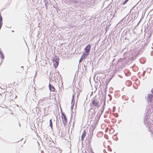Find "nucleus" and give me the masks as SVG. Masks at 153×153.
<instances>
[{
    "instance_id": "f257e3e1",
    "label": "nucleus",
    "mask_w": 153,
    "mask_h": 153,
    "mask_svg": "<svg viewBox=\"0 0 153 153\" xmlns=\"http://www.w3.org/2000/svg\"><path fill=\"white\" fill-rule=\"evenodd\" d=\"M99 102L97 99L93 98L91 100L90 106L91 107H95L98 108L99 106Z\"/></svg>"
},
{
    "instance_id": "f03ea898",
    "label": "nucleus",
    "mask_w": 153,
    "mask_h": 153,
    "mask_svg": "<svg viewBox=\"0 0 153 153\" xmlns=\"http://www.w3.org/2000/svg\"><path fill=\"white\" fill-rule=\"evenodd\" d=\"M61 118L64 126H66L67 123V119L65 114L63 113H62Z\"/></svg>"
},
{
    "instance_id": "7ed1b4c3",
    "label": "nucleus",
    "mask_w": 153,
    "mask_h": 153,
    "mask_svg": "<svg viewBox=\"0 0 153 153\" xmlns=\"http://www.w3.org/2000/svg\"><path fill=\"white\" fill-rule=\"evenodd\" d=\"M91 48V46L90 45H88L87 46L84 48V50L86 53H89L90 52Z\"/></svg>"
},
{
    "instance_id": "20e7f679",
    "label": "nucleus",
    "mask_w": 153,
    "mask_h": 153,
    "mask_svg": "<svg viewBox=\"0 0 153 153\" xmlns=\"http://www.w3.org/2000/svg\"><path fill=\"white\" fill-rule=\"evenodd\" d=\"M53 62L55 68H56L58 65L59 60L58 59L53 60Z\"/></svg>"
},
{
    "instance_id": "39448f33",
    "label": "nucleus",
    "mask_w": 153,
    "mask_h": 153,
    "mask_svg": "<svg viewBox=\"0 0 153 153\" xmlns=\"http://www.w3.org/2000/svg\"><path fill=\"white\" fill-rule=\"evenodd\" d=\"M49 87L50 90L54 92L55 91V88L53 86L51 85L50 84L49 85Z\"/></svg>"
},
{
    "instance_id": "423d86ee",
    "label": "nucleus",
    "mask_w": 153,
    "mask_h": 153,
    "mask_svg": "<svg viewBox=\"0 0 153 153\" xmlns=\"http://www.w3.org/2000/svg\"><path fill=\"white\" fill-rule=\"evenodd\" d=\"M95 112H92L91 114L89 115V116L91 119H92L95 116Z\"/></svg>"
},
{
    "instance_id": "0eeeda50",
    "label": "nucleus",
    "mask_w": 153,
    "mask_h": 153,
    "mask_svg": "<svg viewBox=\"0 0 153 153\" xmlns=\"http://www.w3.org/2000/svg\"><path fill=\"white\" fill-rule=\"evenodd\" d=\"M86 133L85 132V131L84 130V131L83 132L82 134V140H83L84 138L85 137V136L86 135Z\"/></svg>"
},
{
    "instance_id": "6e6552de",
    "label": "nucleus",
    "mask_w": 153,
    "mask_h": 153,
    "mask_svg": "<svg viewBox=\"0 0 153 153\" xmlns=\"http://www.w3.org/2000/svg\"><path fill=\"white\" fill-rule=\"evenodd\" d=\"M89 53H83L82 55V57L84 58H86V57L89 55Z\"/></svg>"
},
{
    "instance_id": "1a4fd4ad",
    "label": "nucleus",
    "mask_w": 153,
    "mask_h": 153,
    "mask_svg": "<svg viewBox=\"0 0 153 153\" xmlns=\"http://www.w3.org/2000/svg\"><path fill=\"white\" fill-rule=\"evenodd\" d=\"M49 122H50V126L51 127V128H52L53 125H52V120H51V119L49 121Z\"/></svg>"
},
{
    "instance_id": "9d476101",
    "label": "nucleus",
    "mask_w": 153,
    "mask_h": 153,
    "mask_svg": "<svg viewBox=\"0 0 153 153\" xmlns=\"http://www.w3.org/2000/svg\"><path fill=\"white\" fill-rule=\"evenodd\" d=\"M71 1L73 3H77L78 2V0H71Z\"/></svg>"
},
{
    "instance_id": "9b49d317",
    "label": "nucleus",
    "mask_w": 153,
    "mask_h": 153,
    "mask_svg": "<svg viewBox=\"0 0 153 153\" xmlns=\"http://www.w3.org/2000/svg\"><path fill=\"white\" fill-rule=\"evenodd\" d=\"M1 55H0V57L1 58V59H4V56L1 53V52L0 53Z\"/></svg>"
},
{
    "instance_id": "f8f14e48",
    "label": "nucleus",
    "mask_w": 153,
    "mask_h": 153,
    "mask_svg": "<svg viewBox=\"0 0 153 153\" xmlns=\"http://www.w3.org/2000/svg\"><path fill=\"white\" fill-rule=\"evenodd\" d=\"M2 22V18L0 15V22Z\"/></svg>"
},
{
    "instance_id": "ddd939ff",
    "label": "nucleus",
    "mask_w": 153,
    "mask_h": 153,
    "mask_svg": "<svg viewBox=\"0 0 153 153\" xmlns=\"http://www.w3.org/2000/svg\"><path fill=\"white\" fill-rule=\"evenodd\" d=\"M127 1H128L127 0H126L125 1H124L123 2V3L122 4H126L127 2Z\"/></svg>"
},
{
    "instance_id": "4468645a",
    "label": "nucleus",
    "mask_w": 153,
    "mask_h": 153,
    "mask_svg": "<svg viewBox=\"0 0 153 153\" xmlns=\"http://www.w3.org/2000/svg\"><path fill=\"white\" fill-rule=\"evenodd\" d=\"M44 2L45 3V6H46V0H45L44 1Z\"/></svg>"
},
{
    "instance_id": "2eb2a0df",
    "label": "nucleus",
    "mask_w": 153,
    "mask_h": 153,
    "mask_svg": "<svg viewBox=\"0 0 153 153\" xmlns=\"http://www.w3.org/2000/svg\"><path fill=\"white\" fill-rule=\"evenodd\" d=\"M127 82H129L130 83H131V82L130 81H128L127 82H126V83Z\"/></svg>"
},
{
    "instance_id": "dca6fc26",
    "label": "nucleus",
    "mask_w": 153,
    "mask_h": 153,
    "mask_svg": "<svg viewBox=\"0 0 153 153\" xmlns=\"http://www.w3.org/2000/svg\"><path fill=\"white\" fill-rule=\"evenodd\" d=\"M82 60V59L81 58L80 59V62L81 61V60Z\"/></svg>"
},
{
    "instance_id": "f3484780",
    "label": "nucleus",
    "mask_w": 153,
    "mask_h": 153,
    "mask_svg": "<svg viewBox=\"0 0 153 153\" xmlns=\"http://www.w3.org/2000/svg\"><path fill=\"white\" fill-rule=\"evenodd\" d=\"M91 153H94L93 151L91 152Z\"/></svg>"
},
{
    "instance_id": "a211bd4d",
    "label": "nucleus",
    "mask_w": 153,
    "mask_h": 153,
    "mask_svg": "<svg viewBox=\"0 0 153 153\" xmlns=\"http://www.w3.org/2000/svg\"><path fill=\"white\" fill-rule=\"evenodd\" d=\"M16 85H18V83L16 82Z\"/></svg>"
},
{
    "instance_id": "6ab92c4d",
    "label": "nucleus",
    "mask_w": 153,
    "mask_h": 153,
    "mask_svg": "<svg viewBox=\"0 0 153 153\" xmlns=\"http://www.w3.org/2000/svg\"><path fill=\"white\" fill-rule=\"evenodd\" d=\"M152 92L153 93V89H152Z\"/></svg>"
},
{
    "instance_id": "aec40b11",
    "label": "nucleus",
    "mask_w": 153,
    "mask_h": 153,
    "mask_svg": "<svg viewBox=\"0 0 153 153\" xmlns=\"http://www.w3.org/2000/svg\"><path fill=\"white\" fill-rule=\"evenodd\" d=\"M70 1H71V0H69Z\"/></svg>"
},
{
    "instance_id": "412c9836",
    "label": "nucleus",
    "mask_w": 153,
    "mask_h": 153,
    "mask_svg": "<svg viewBox=\"0 0 153 153\" xmlns=\"http://www.w3.org/2000/svg\"><path fill=\"white\" fill-rule=\"evenodd\" d=\"M127 0L128 1V0Z\"/></svg>"
}]
</instances>
